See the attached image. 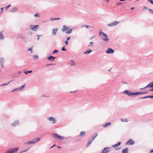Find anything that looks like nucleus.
<instances>
[{
	"label": "nucleus",
	"mask_w": 153,
	"mask_h": 153,
	"mask_svg": "<svg viewBox=\"0 0 153 153\" xmlns=\"http://www.w3.org/2000/svg\"><path fill=\"white\" fill-rule=\"evenodd\" d=\"M62 30V32H65V33L67 34H70L72 32V29H70V27H69L64 25L63 26Z\"/></svg>",
	"instance_id": "f257e3e1"
},
{
	"label": "nucleus",
	"mask_w": 153,
	"mask_h": 153,
	"mask_svg": "<svg viewBox=\"0 0 153 153\" xmlns=\"http://www.w3.org/2000/svg\"><path fill=\"white\" fill-rule=\"evenodd\" d=\"M99 34L100 36L102 35V39L105 42L108 41L109 39L108 38L107 34L102 31H100L99 33Z\"/></svg>",
	"instance_id": "f03ea898"
},
{
	"label": "nucleus",
	"mask_w": 153,
	"mask_h": 153,
	"mask_svg": "<svg viewBox=\"0 0 153 153\" xmlns=\"http://www.w3.org/2000/svg\"><path fill=\"white\" fill-rule=\"evenodd\" d=\"M40 139L39 137L34 138L32 140L28 142L27 143L29 144H34L39 141Z\"/></svg>",
	"instance_id": "7ed1b4c3"
},
{
	"label": "nucleus",
	"mask_w": 153,
	"mask_h": 153,
	"mask_svg": "<svg viewBox=\"0 0 153 153\" xmlns=\"http://www.w3.org/2000/svg\"><path fill=\"white\" fill-rule=\"evenodd\" d=\"M39 25H30V27L31 30L33 31H36L38 28Z\"/></svg>",
	"instance_id": "20e7f679"
},
{
	"label": "nucleus",
	"mask_w": 153,
	"mask_h": 153,
	"mask_svg": "<svg viewBox=\"0 0 153 153\" xmlns=\"http://www.w3.org/2000/svg\"><path fill=\"white\" fill-rule=\"evenodd\" d=\"M52 136L54 138H57L59 139L62 140H63V139L65 138L64 137L60 136L56 134H53L52 135Z\"/></svg>",
	"instance_id": "39448f33"
},
{
	"label": "nucleus",
	"mask_w": 153,
	"mask_h": 153,
	"mask_svg": "<svg viewBox=\"0 0 153 153\" xmlns=\"http://www.w3.org/2000/svg\"><path fill=\"white\" fill-rule=\"evenodd\" d=\"M18 148L15 149H12L10 150L7 151L6 152L7 153H13L14 152H16L18 151Z\"/></svg>",
	"instance_id": "423d86ee"
},
{
	"label": "nucleus",
	"mask_w": 153,
	"mask_h": 153,
	"mask_svg": "<svg viewBox=\"0 0 153 153\" xmlns=\"http://www.w3.org/2000/svg\"><path fill=\"white\" fill-rule=\"evenodd\" d=\"M119 22H117V21H114L112 23H111L110 24H108V26H110V27H113L114 26L117 25Z\"/></svg>",
	"instance_id": "0eeeda50"
},
{
	"label": "nucleus",
	"mask_w": 153,
	"mask_h": 153,
	"mask_svg": "<svg viewBox=\"0 0 153 153\" xmlns=\"http://www.w3.org/2000/svg\"><path fill=\"white\" fill-rule=\"evenodd\" d=\"M120 144H121V142H119L117 143L112 146V147H113L114 148H115L116 150H117L118 149H120V148L117 149V148L120 145Z\"/></svg>",
	"instance_id": "6e6552de"
},
{
	"label": "nucleus",
	"mask_w": 153,
	"mask_h": 153,
	"mask_svg": "<svg viewBox=\"0 0 153 153\" xmlns=\"http://www.w3.org/2000/svg\"><path fill=\"white\" fill-rule=\"evenodd\" d=\"M134 141L131 139H130L126 143V145H132L134 144Z\"/></svg>",
	"instance_id": "1a4fd4ad"
},
{
	"label": "nucleus",
	"mask_w": 153,
	"mask_h": 153,
	"mask_svg": "<svg viewBox=\"0 0 153 153\" xmlns=\"http://www.w3.org/2000/svg\"><path fill=\"white\" fill-rule=\"evenodd\" d=\"M148 87L152 88L153 87V82H150L147 85L143 88H140V89H143L146 88Z\"/></svg>",
	"instance_id": "9d476101"
},
{
	"label": "nucleus",
	"mask_w": 153,
	"mask_h": 153,
	"mask_svg": "<svg viewBox=\"0 0 153 153\" xmlns=\"http://www.w3.org/2000/svg\"><path fill=\"white\" fill-rule=\"evenodd\" d=\"M124 93H125L129 96H131L132 95H134V93H131L130 91L128 90H125L124 92Z\"/></svg>",
	"instance_id": "9b49d317"
},
{
	"label": "nucleus",
	"mask_w": 153,
	"mask_h": 153,
	"mask_svg": "<svg viewBox=\"0 0 153 153\" xmlns=\"http://www.w3.org/2000/svg\"><path fill=\"white\" fill-rule=\"evenodd\" d=\"M114 51L110 48H108L107 50L106 51V53H113L114 52Z\"/></svg>",
	"instance_id": "f8f14e48"
},
{
	"label": "nucleus",
	"mask_w": 153,
	"mask_h": 153,
	"mask_svg": "<svg viewBox=\"0 0 153 153\" xmlns=\"http://www.w3.org/2000/svg\"><path fill=\"white\" fill-rule=\"evenodd\" d=\"M109 148H105L102 151L101 153H107L109 152L110 150L108 149Z\"/></svg>",
	"instance_id": "ddd939ff"
},
{
	"label": "nucleus",
	"mask_w": 153,
	"mask_h": 153,
	"mask_svg": "<svg viewBox=\"0 0 153 153\" xmlns=\"http://www.w3.org/2000/svg\"><path fill=\"white\" fill-rule=\"evenodd\" d=\"M48 119L50 121H51L52 123H54L56 122L55 119L53 117H49L48 118Z\"/></svg>",
	"instance_id": "4468645a"
},
{
	"label": "nucleus",
	"mask_w": 153,
	"mask_h": 153,
	"mask_svg": "<svg viewBox=\"0 0 153 153\" xmlns=\"http://www.w3.org/2000/svg\"><path fill=\"white\" fill-rule=\"evenodd\" d=\"M147 93V92H136L135 93H134V95H137L139 94H146Z\"/></svg>",
	"instance_id": "2eb2a0df"
},
{
	"label": "nucleus",
	"mask_w": 153,
	"mask_h": 153,
	"mask_svg": "<svg viewBox=\"0 0 153 153\" xmlns=\"http://www.w3.org/2000/svg\"><path fill=\"white\" fill-rule=\"evenodd\" d=\"M128 148H126L124 149H123L122 151V153H128Z\"/></svg>",
	"instance_id": "dca6fc26"
},
{
	"label": "nucleus",
	"mask_w": 153,
	"mask_h": 153,
	"mask_svg": "<svg viewBox=\"0 0 153 153\" xmlns=\"http://www.w3.org/2000/svg\"><path fill=\"white\" fill-rule=\"evenodd\" d=\"M111 122H108L106 123L105 124L103 125V126L104 128H106L108 126L111 125Z\"/></svg>",
	"instance_id": "f3484780"
},
{
	"label": "nucleus",
	"mask_w": 153,
	"mask_h": 153,
	"mask_svg": "<svg viewBox=\"0 0 153 153\" xmlns=\"http://www.w3.org/2000/svg\"><path fill=\"white\" fill-rule=\"evenodd\" d=\"M58 30L57 28H53L52 30V33L53 35H56V32Z\"/></svg>",
	"instance_id": "a211bd4d"
},
{
	"label": "nucleus",
	"mask_w": 153,
	"mask_h": 153,
	"mask_svg": "<svg viewBox=\"0 0 153 153\" xmlns=\"http://www.w3.org/2000/svg\"><path fill=\"white\" fill-rule=\"evenodd\" d=\"M85 131H81L79 134V136L81 137H83L85 135Z\"/></svg>",
	"instance_id": "6ab92c4d"
},
{
	"label": "nucleus",
	"mask_w": 153,
	"mask_h": 153,
	"mask_svg": "<svg viewBox=\"0 0 153 153\" xmlns=\"http://www.w3.org/2000/svg\"><path fill=\"white\" fill-rule=\"evenodd\" d=\"M55 57L52 56H51L49 57L48 59V60H51L52 61H54L55 60Z\"/></svg>",
	"instance_id": "aec40b11"
},
{
	"label": "nucleus",
	"mask_w": 153,
	"mask_h": 153,
	"mask_svg": "<svg viewBox=\"0 0 153 153\" xmlns=\"http://www.w3.org/2000/svg\"><path fill=\"white\" fill-rule=\"evenodd\" d=\"M4 37L3 35V33L1 32H0V39L2 40L4 39Z\"/></svg>",
	"instance_id": "412c9836"
},
{
	"label": "nucleus",
	"mask_w": 153,
	"mask_h": 153,
	"mask_svg": "<svg viewBox=\"0 0 153 153\" xmlns=\"http://www.w3.org/2000/svg\"><path fill=\"white\" fill-rule=\"evenodd\" d=\"M121 121L122 122H128V121L127 119H121Z\"/></svg>",
	"instance_id": "4be33fe9"
},
{
	"label": "nucleus",
	"mask_w": 153,
	"mask_h": 153,
	"mask_svg": "<svg viewBox=\"0 0 153 153\" xmlns=\"http://www.w3.org/2000/svg\"><path fill=\"white\" fill-rule=\"evenodd\" d=\"M0 62L2 67H3V65L4 63V60L3 59H1L0 60Z\"/></svg>",
	"instance_id": "5701e85b"
},
{
	"label": "nucleus",
	"mask_w": 153,
	"mask_h": 153,
	"mask_svg": "<svg viewBox=\"0 0 153 153\" xmlns=\"http://www.w3.org/2000/svg\"><path fill=\"white\" fill-rule=\"evenodd\" d=\"M70 64L71 65L74 66L75 65V62L72 60H71L70 62Z\"/></svg>",
	"instance_id": "b1692460"
},
{
	"label": "nucleus",
	"mask_w": 153,
	"mask_h": 153,
	"mask_svg": "<svg viewBox=\"0 0 153 153\" xmlns=\"http://www.w3.org/2000/svg\"><path fill=\"white\" fill-rule=\"evenodd\" d=\"M92 50H89V51H88L86 52H85L84 54H88L90 53L91 52H92Z\"/></svg>",
	"instance_id": "393cba45"
},
{
	"label": "nucleus",
	"mask_w": 153,
	"mask_h": 153,
	"mask_svg": "<svg viewBox=\"0 0 153 153\" xmlns=\"http://www.w3.org/2000/svg\"><path fill=\"white\" fill-rule=\"evenodd\" d=\"M97 133H95L94 135L93 136V137L92 139V141H93V140L94 139V138L97 136Z\"/></svg>",
	"instance_id": "a878e982"
},
{
	"label": "nucleus",
	"mask_w": 153,
	"mask_h": 153,
	"mask_svg": "<svg viewBox=\"0 0 153 153\" xmlns=\"http://www.w3.org/2000/svg\"><path fill=\"white\" fill-rule=\"evenodd\" d=\"M32 72V71H24V73L26 74H27L28 73H31Z\"/></svg>",
	"instance_id": "bb28decb"
},
{
	"label": "nucleus",
	"mask_w": 153,
	"mask_h": 153,
	"mask_svg": "<svg viewBox=\"0 0 153 153\" xmlns=\"http://www.w3.org/2000/svg\"><path fill=\"white\" fill-rule=\"evenodd\" d=\"M92 141H92V140L91 141L88 140V143L87 145V147L91 143Z\"/></svg>",
	"instance_id": "cd10ccee"
},
{
	"label": "nucleus",
	"mask_w": 153,
	"mask_h": 153,
	"mask_svg": "<svg viewBox=\"0 0 153 153\" xmlns=\"http://www.w3.org/2000/svg\"><path fill=\"white\" fill-rule=\"evenodd\" d=\"M11 81H10L8 83H4V84H1L0 85V86H3V85H7Z\"/></svg>",
	"instance_id": "c85d7f7f"
},
{
	"label": "nucleus",
	"mask_w": 153,
	"mask_h": 153,
	"mask_svg": "<svg viewBox=\"0 0 153 153\" xmlns=\"http://www.w3.org/2000/svg\"><path fill=\"white\" fill-rule=\"evenodd\" d=\"M147 97H149L151 98H153V96H150L147 97H145L143 98H146Z\"/></svg>",
	"instance_id": "c756f323"
},
{
	"label": "nucleus",
	"mask_w": 153,
	"mask_h": 153,
	"mask_svg": "<svg viewBox=\"0 0 153 153\" xmlns=\"http://www.w3.org/2000/svg\"><path fill=\"white\" fill-rule=\"evenodd\" d=\"M60 19V18H54V19H51V20L53 21V20H59Z\"/></svg>",
	"instance_id": "7c9ffc66"
},
{
	"label": "nucleus",
	"mask_w": 153,
	"mask_h": 153,
	"mask_svg": "<svg viewBox=\"0 0 153 153\" xmlns=\"http://www.w3.org/2000/svg\"><path fill=\"white\" fill-rule=\"evenodd\" d=\"M58 50H55L52 53H57L58 52Z\"/></svg>",
	"instance_id": "2f4dec72"
},
{
	"label": "nucleus",
	"mask_w": 153,
	"mask_h": 153,
	"mask_svg": "<svg viewBox=\"0 0 153 153\" xmlns=\"http://www.w3.org/2000/svg\"><path fill=\"white\" fill-rule=\"evenodd\" d=\"M148 1L150 2L152 4H153V1L152 0H148Z\"/></svg>",
	"instance_id": "473e14b6"
},
{
	"label": "nucleus",
	"mask_w": 153,
	"mask_h": 153,
	"mask_svg": "<svg viewBox=\"0 0 153 153\" xmlns=\"http://www.w3.org/2000/svg\"><path fill=\"white\" fill-rule=\"evenodd\" d=\"M34 16L36 17H39V16L38 13H36L34 15Z\"/></svg>",
	"instance_id": "72a5a7b5"
},
{
	"label": "nucleus",
	"mask_w": 153,
	"mask_h": 153,
	"mask_svg": "<svg viewBox=\"0 0 153 153\" xmlns=\"http://www.w3.org/2000/svg\"><path fill=\"white\" fill-rule=\"evenodd\" d=\"M10 6H11V5L10 4H9L8 6L5 7V8H6V9H7L9 8V7H10Z\"/></svg>",
	"instance_id": "f704fd0d"
},
{
	"label": "nucleus",
	"mask_w": 153,
	"mask_h": 153,
	"mask_svg": "<svg viewBox=\"0 0 153 153\" xmlns=\"http://www.w3.org/2000/svg\"><path fill=\"white\" fill-rule=\"evenodd\" d=\"M90 45H88V46H91V45H92L93 44V42H91L90 43Z\"/></svg>",
	"instance_id": "c9c22d12"
},
{
	"label": "nucleus",
	"mask_w": 153,
	"mask_h": 153,
	"mask_svg": "<svg viewBox=\"0 0 153 153\" xmlns=\"http://www.w3.org/2000/svg\"><path fill=\"white\" fill-rule=\"evenodd\" d=\"M25 85H25H22L21 86V87L19 88L20 89V90H21L22 88H24V85Z\"/></svg>",
	"instance_id": "e433bc0d"
},
{
	"label": "nucleus",
	"mask_w": 153,
	"mask_h": 153,
	"mask_svg": "<svg viewBox=\"0 0 153 153\" xmlns=\"http://www.w3.org/2000/svg\"><path fill=\"white\" fill-rule=\"evenodd\" d=\"M149 11L150 12H151V13H152L153 14V10H152V9H149Z\"/></svg>",
	"instance_id": "4c0bfd02"
},
{
	"label": "nucleus",
	"mask_w": 153,
	"mask_h": 153,
	"mask_svg": "<svg viewBox=\"0 0 153 153\" xmlns=\"http://www.w3.org/2000/svg\"><path fill=\"white\" fill-rule=\"evenodd\" d=\"M62 51H66V49H65V47H63L62 49Z\"/></svg>",
	"instance_id": "58836bf2"
},
{
	"label": "nucleus",
	"mask_w": 153,
	"mask_h": 153,
	"mask_svg": "<svg viewBox=\"0 0 153 153\" xmlns=\"http://www.w3.org/2000/svg\"><path fill=\"white\" fill-rule=\"evenodd\" d=\"M42 35H37V36H38V38L37 39V40H39V36H41Z\"/></svg>",
	"instance_id": "ea45409f"
},
{
	"label": "nucleus",
	"mask_w": 153,
	"mask_h": 153,
	"mask_svg": "<svg viewBox=\"0 0 153 153\" xmlns=\"http://www.w3.org/2000/svg\"><path fill=\"white\" fill-rule=\"evenodd\" d=\"M28 51H31V52H32V48H28Z\"/></svg>",
	"instance_id": "a19ab883"
},
{
	"label": "nucleus",
	"mask_w": 153,
	"mask_h": 153,
	"mask_svg": "<svg viewBox=\"0 0 153 153\" xmlns=\"http://www.w3.org/2000/svg\"><path fill=\"white\" fill-rule=\"evenodd\" d=\"M123 4L122 3H119L117 4V5H122Z\"/></svg>",
	"instance_id": "79ce46f5"
},
{
	"label": "nucleus",
	"mask_w": 153,
	"mask_h": 153,
	"mask_svg": "<svg viewBox=\"0 0 153 153\" xmlns=\"http://www.w3.org/2000/svg\"><path fill=\"white\" fill-rule=\"evenodd\" d=\"M65 43L66 45H67L68 44V42L67 41H65Z\"/></svg>",
	"instance_id": "37998d69"
},
{
	"label": "nucleus",
	"mask_w": 153,
	"mask_h": 153,
	"mask_svg": "<svg viewBox=\"0 0 153 153\" xmlns=\"http://www.w3.org/2000/svg\"><path fill=\"white\" fill-rule=\"evenodd\" d=\"M70 39V37H69L67 38V40H69Z\"/></svg>",
	"instance_id": "c03bdc74"
},
{
	"label": "nucleus",
	"mask_w": 153,
	"mask_h": 153,
	"mask_svg": "<svg viewBox=\"0 0 153 153\" xmlns=\"http://www.w3.org/2000/svg\"><path fill=\"white\" fill-rule=\"evenodd\" d=\"M34 57L36 58V59H37L38 58V56H34Z\"/></svg>",
	"instance_id": "a18cd8bd"
},
{
	"label": "nucleus",
	"mask_w": 153,
	"mask_h": 153,
	"mask_svg": "<svg viewBox=\"0 0 153 153\" xmlns=\"http://www.w3.org/2000/svg\"><path fill=\"white\" fill-rule=\"evenodd\" d=\"M85 27L86 28H89V27H90V26H88V25H85Z\"/></svg>",
	"instance_id": "49530a36"
},
{
	"label": "nucleus",
	"mask_w": 153,
	"mask_h": 153,
	"mask_svg": "<svg viewBox=\"0 0 153 153\" xmlns=\"http://www.w3.org/2000/svg\"><path fill=\"white\" fill-rule=\"evenodd\" d=\"M76 92V91H71V93H74V92Z\"/></svg>",
	"instance_id": "de8ad7c7"
},
{
	"label": "nucleus",
	"mask_w": 153,
	"mask_h": 153,
	"mask_svg": "<svg viewBox=\"0 0 153 153\" xmlns=\"http://www.w3.org/2000/svg\"><path fill=\"white\" fill-rule=\"evenodd\" d=\"M153 152V150H152L150 151V153H151Z\"/></svg>",
	"instance_id": "09e8293b"
},
{
	"label": "nucleus",
	"mask_w": 153,
	"mask_h": 153,
	"mask_svg": "<svg viewBox=\"0 0 153 153\" xmlns=\"http://www.w3.org/2000/svg\"><path fill=\"white\" fill-rule=\"evenodd\" d=\"M134 7H132V8H131V10H133V9H134Z\"/></svg>",
	"instance_id": "8fccbe9b"
},
{
	"label": "nucleus",
	"mask_w": 153,
	"mask_h": 153,
	"mask_svg": "<svg viewBox=\"0 0 153 153\" xmlns=\"http://www.w3.org/2000/svg\"><path fill=\"white\" fill-rule=\"evenodd\" d=\"M149 91H153V88L152 89H150Z\"/></svg>",
	"instance_id": "3c124183"
},
{
	"label": "nucleus",
	"mask_w": 153,
	"mask_h": 153,
	"mask_svg": "<svg viewBox=\"0 0 153 153\" xmlns=\"http://www.w3.org/2000/svg\"><path fill=\"white\" fill-rule=\"evenodd\" d=\"M1 11H2L3 10V8L2 7H1Z\"/></svg>",
	"instance_id": "603ef678"
},
{
	"label": "nucleus",
	"mask_w": 153,
	"mask_h": 153,
	"mask_svg": "<svg viewBox=\"0 0 153 153\" xmlns=\"http://www.w3.org/2000/svg\"><path fill=\"white\" fill-rule=\"evenodd\" d=\"M53 65V64H48V65Z\"/></svg>",
	"instance_id": "864d4df0"
},
{
	"label": "nucleus",
	"mask_w": 153,
	"mask_h": 153,
	"mask_svg": "<svg viewBox=\"0 0 153 153\" xmlns=\"http://www.w3.org/2000/svg\"><path fill=\"white\" fill-rule=\"evenodd\" d=\"M55 146V145H54L53 146H52L51 147V148H53V147L54 146Z\"/></svg>",
	"instance_id": "5fc2aeb1"
},
{
	"label": "nucleus",
	"mask_w": 153,
	"mask_h": 153,
	"mask_svg": "<svg viewBox=\"0 0 153 153\" xmlns=\"http://www.w3.org/2000/svg\"><path fill=\"white\" fill-rule=\"evenodd\" d=\"M120 1H124V0H119Z\"/></svg>",
	"instance_id": "6e6d98bb"
},
{
	"label": "nucleus",
	"mask_w": 153,
	"mask_h": 153,
	"mask_svg": "<svg viewBox=\"0 0 153 153\" xmlns=\"http://www.w3.org/2000/svg\"><path fill=\"white\" fill-rule=\"evenodd\" d=\"M94 37V36H92V37H91V39H92L93 38V37Z\"/></svg>",
	"instance_id": "4d7b16f0"
},
{
	"label": "nucleus",
	"mask_w": 153,
	"mask_h": 153,
	"mask_svg": "<svg viewBox=\"0 0 153 153\" xmlns=\"http://www.w3.org/2000/svg\"><path fill=\"white\" fill-rule=\"evenodd\" d=\"M26 151H22V152H25Z\"/></svg>",
	"instance_id": "13d9d810"
},
{
	"label": "nucleus",
	"mask_w": 153,
	"mask_h": 153,
	"mask_svg": "<svg viewBox=\"0 0 153 153\" xmlns=\"http://www.w3.org/2000/svg\"><path fill=\"white\" fill-rule=\"evenodd\" d=\"M58 148L59 149H60V147H58Z\"/></svg>",
	"instance_id": "bf43d9fd"
},
{
	"label": "nucleus",
	"mask_w": 153,
	"mask_h": 153,
	"mask_svg": "<svg viewBox=\"0 0 153 153\" xmlns=\"http://www.w3.org/2000/svg\"><path fill=\"white\" fill-rule=\"evenodd\" d=\"M152 24L153 25V23H152Z\"/></svg>",
	"instance_id": "052dcab7"
}]
</instances>
